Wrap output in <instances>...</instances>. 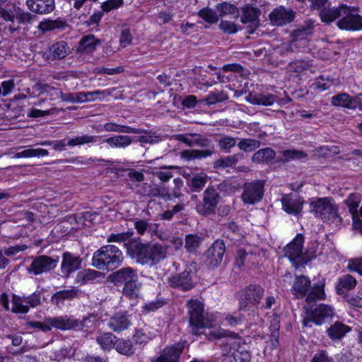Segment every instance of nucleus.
<instances>
[{"label": "nucleus", "mask_w": 362, "mask_h": 362, "mask_svg": "<svg viewBox=\"0 0 362 362\" xmlns=\"http://www.w3.org/2000/svg\"><path fill=\"white\" fill-rule=\"evenodd\" d=\"M264 194V181L257 180L243 185L240 197L245 204L253 205L262 199Z\"/></svg>", "instance_id": "8"}, {"label": "nucleus", "mask_w": 362, "mask_h": 362, "mask_svg": "<svg viewBox=\"0 0 362 362\" xmlns=\"http://www.w3.org/2000/svg\"><path fill=\"white\" fill-rule=\"evenodd\" d=\"M23 299H25L23 296H13L11 308L13 313L25 314L29 312V305L25 304V301Z\"/></svg>", "instance_id": "48"}, {"label": "nucleus", "mask_w": 362, "mask_h": 362, "mask_svg": "<svg viewBox=\"0 0 362 362\" xmlns=\"http://www.w3.org/2000/svg\"><path fill=\"white\" fill-rule=\"evenodd\" d=\"M237 139L228 135H223L217 140V143L221 150L229 153L230 149L237 144Z\"/></svg>", "instance_id": "52"}, {"label": "nucleus", "mask_w": 362, "mask_h": 362, "mask_svg": "<svg viewBox=\"0 0 362 362\" xmlns=\"http://www.w3.org/2000/svg\"><path fill=\"white\" fill-rule=\"evenodd\" d=\"M228 98L226 94L223 91L215 90L209 93L208 96L204 99L205 103L209 105H214L217 103H220L226 100Z\"/></svg>", "instance_id": "56"}, {"label": "nucleus", "mask_w": 362, "mask_h": 362, "mask_svg": "<svg viewBox=\"0 0 362 362\" xmlns=\"http://www.w3.org/2000/svg\"><path fill=\"white\" fill-rule=\"evenodd\" d=\"M198 16L206 22L214 24L218 21L219 16L218 12L212 8H203L198 12Z\"/></svg>", "instance_id": "50"}, {"label": "nucleus", "mask_w": 362, "mask_h": 362, "mask_svg": "<svg viewBox=\"0 0 362 362\" xmlns=\"http://www.w3.org/2000/svg\"><path fill=\"white\" fill-rule=\"evenodd\" d=\"M260 144L261 143L259 140L247 138L241 139L237 145L240 150L245 152H250L257 149Z\"/></svg>", "instance_id": "51"}, {"label": "nucleus", "mask_w": 362, "mask_h": 362, "mask_svg": "<svg viewBox=\"0 0 362 362\" xmlns=\"http://www.w3.org/2000/svg\"><path fill=\"white\" fill-rule=\"evenodd\" d=\"M346 4H340L337 7H331L330 2L325 8L321 9L319 13L320 17L322 22L330 23L335 20L340 19L341 14L345 13Z\"/></svg>", "instance_id": "20"}, {"label": "nucleus", "mask_w": 362, "mask_h": 362, "mask_svg": "<svg viewBox=\"0 0 362 362\" xmlns=\"http://www.w3.org/2000/svg\"><path fill=\"white\" fill-rule=\"evenodd\" d=\"M247 100L253 105L269 106L274 104L276 100V98L272 94H249L247 97Z\"/></svg>", "instance_id": "37"}, {"label": "nucleus", "mask_w": 362, "mask_h": 362, "mask_svg": "<svg viewBox=\"0 0 362 362\" xmlns=\"http://www.w3.org/2000/svg\"><path fill=\"white\" fill-rule=\"evenodd\" d=\"M216 10L220 17L228 15H234L235 18L239 16L240 11L238 8L230 3L223 2L216 5Z\"/></svg>", "instance_id": "41"}, {"label": "nucleus", "mask_w": 362, "mask_h": 362, "mask_svg": "<svg viewBox=\"0 0 362 362\" xmlns=\"http://www.w3.org/2000/svg\"><path fill=\"white\" fill-rule=\"evenodd\" d=\"M141 286L142 284L137 278L124 285L122 294L129 300H136L140 298Z\"/></svg>", "instance_id": "29"}, {"label": "nucleus", "mask_w": 362, "mask_h": 362, "mask_svg": "<svg viewBox=\"0 0 362 362\" xmlns=\"http://www.w3.org/2000/svg\"><path fill=\"white\" fill-rule=\"evenodd\" d=\"M225 253V244L223 240H217L206 252L205 262L210 268L218 267Z\"/></svg>", "instance_id": "14"}, {"label": "nucleus", "mask_w": 362, "mask_h": 362, "mask_svg": "<svg viewBox=\"0 0 362 362\" xmlns=\"http://www.w3.org/2000/svg\"><path fill=\"white\" fill-rule=\"evenodd\" d=\"M357 284L356 279L350 274H345L341 276L336 286L338 294H343L346 291L354 289Z\"/></svg>", "instance_id": "33"}, {"label": "nucleus", "mask_w": 362, "mask_h": 362, "mask_svg": "<svg viewBox=\"0 0 362 362\" xmlns=\"http://www.w3.org/2000/svg\"><path fill=\"white\" fill-rule=\"evenodd\" d=\"M134 233L132 231H127L120 233H112L110 234L107 238V241L108 243H125L129 240L131 241L130 238L133 236Z\"/></svg>", "instance_id": "57"}, {"label": "nucleus", "mask_w": 362, "mask_h": 362, "mask_svg": "<svg viewBox=\"0 0 362 362\" xmlns=\"http://www.w3.org/2000/svg\"><path fill=\"white\" fill-rule=\"evenodd\" d=\"M127 255L141 264L156 266L165 259L168 247L160 244L143 243L140 238L125 243Z\"/></svg>", "instance_id": "1"}, {"label": "nucleus", "mask_w": 362, "mask_h": 362, "mask_svg": "<svg viewBox=\"0 0 362 362\" xmlns=\"http://www.w3.org/2000/svg\"><path fill=\"white\" fill-rule=\"evenodd\" d=\"M238 159L237 155L221 157L214 162V168L216 169H224L231 168L238 163Z\"/></svg>", "instance_id": "47"}, {"label": "nucleus", "mask_w": 362, "mask_h": 362, "mask_svg": "<svg viewBox=\"0 0 362 362\" xmlns=\"http://www.w3.org/2000/svg\"><path fill=\"white\" fill-rule=\"evenodd\" d=\"M132 139L127 135H115L106 139L104 141L111 148H125L132 143Z\"/></svg>", "instance_id": "35"}, {"label": "nucleus", "mask_w": 362, "mask_h": 362, "mask_svg": "<svg viewBox=\"0 0 362 362\" xmlns=\"http://www.w3.org/2000/svg\"><path fill=\"white\" fill-rule=\"evenodd\" d=\"M221 196L213 186L208 187L202 194V201L196 206L197 212L202 216L215 214Z\"/></svg>", "instance_id": "6"}, {"label": "nucleus", "mask_w": 362, "mask_h": 362, "mask_svg": "<svg viewBox=\"0 0 362 362\" xmlns=\"http://www.w3.org/2000/svg\"><path fill=\"white\" fill-rule=\"evenodd\" d=\"M52 328L62 330L76 329L80 327V322L73 316H58L52 317Z\"/></svg>", "instance_id": "25"}, {"label": "nucleus", "mask_w": 362, "mask_h": 362, "mask_svg": "<svg viewBox=\"0 0 362 362\" xmlns=\"http://www.w3.org/2000/svg\"><path fill=\"white\" fill-rule=\"evenodd\" d=\"M204 334L206 336L209 340L219 339L223 337H228V341L223 348V351L225 352L224 354H228L231 351L230 346L232 344L229 341L232 339H236L238 341V343H240L242 341L241 337H239L238 334L224 329L209 331L207 333H204Z\"/></svg>", "instance_id": "22"}, {"label": "nucleus", "mask_w": 362, "mask_h": 362, "mask_svg": "<svg viewBox=\"0 0 362 362\" xmlns=\"http://www.w3.org/2000/svg\"><path fill=\"white\" fill-rule=\"evenodd\" d=\"M100 42V40L96 39L93 35L84 36L79 42L78 49L81 52L91 53Z\"/></svg>", "instance_id": "36"}, {"label": "nucleus", "mask_w": 362, "mask_h": 362, "mask_svg": "<svg viewBox=\"0 0 362 362\" xmlns=\"http://www.w3.org/2000/svg\"><path fill=\"white\" fill-rule=\"evenodd\" d=\"M30 328L37 329L42 332H48L52 329V317H46L44 321H32L27 324Z\"/></svg>", "instance_id": "55"}, {"label": "nucleus", "mask_w": 362, "mask_h": 362, "mask_svg": "<svg viewBox=\"0 0 362 362\" xmlns=\"http://www.w3.org/2000/svg\"><path fill=\"white\" fill-rule=\"evenodd\" d=\"M188 314L192 332L198 334V329L202 328H212L214 319L211 316L204 315V305L198 300H191L187 303Z\"/></svg>", "instance_id": "5"}, {"label": "nucleus", "mask_w": 362, "mask_h": 362, "mask_svg": "<svg viewBox=\"0 0 362 362\" xmlns=\"http://www.w3.org/2000/svg\"><path fill=\"white\" fill-rule=\"evenodd\" d=\"M240 22L245 26L247 33L252 34L259 26L261 10L250 4H246L241 8Z\"/></svg>", "instance_id": "10"}, {"label": "nucleus", "mask_w": 362, "mask_h": 362, "mask_svg": "<svg viewBox=\"0 0 362 362\" xmlns=\"http://www.w3.org/2000/svg\"><path fill=\"white\" fill-rule=\"evenodd\" d=\"M16 16L18 24L30 23L35 18V15L28 11H24L21 8L16 9Z\"/></svg>", "instance_id": "59"}, {"label": "nucleus", "mask_w": 362, "mask_h": 362, "mask_svg": "<svg viewBox=\"0 0 362 362\" xmlns=\"http://www.w3.org/2000/svg\"><path fill=\"white\" fill-rule=\"evenodd\" d=\"M351 327L340 322H335L327 329L328 337L332 340H340L346 333L351 331Z\"/></svg>", "instance_id": "30"}, {"label": "nucleus", "mask_w": 362, "mask_h": 362, "mask_svg": "<svg viewBox=\"0 0 362 362\" xmlns=\"http://www.w3.org/2000/svg\"><path fill=\"white\" fill-rule=\"evenodd\" d=\"M66 23L62 21H45L39 23L38 28L43 33L53 30L55 29L62 30L64 28Z\"/></svg>", "instance_id": "54"}, {"label": "nucleus", "mask_w": 362, "mask_h": 362, "mask_svg": "<svg viewBox=\"0 0 362 362\" xmlns=\"http://www.w3.org/2000/svg\"><path fill=\"white\" fill-rule=\"evenodd\" d=\"M294 18V13L291 9H286L283 6H279L269 14V19L274 25H282L289 23Z\"/></svg>", "instance_id": "23"}, {"label": "nucleus", "mask_w": 362, "mask_h": 362, "mask_svg": "<svg viewBox=\"0 0 362 362\" xmlns=\"http://www.w3.org/2000/svg\"><path fill=\"white\" fill-rule=\"evenodd\" d=\"M275 151L271 148L259 149L254 153L252 160L255 163H263L269 161L275 158Z\"/></svg>", "instance_id": "44"}, {"label": "nucleus", "mask_w": 362, "mask_h": 362, "mask_svg": "<svg viewBox=\"0 0 362 362\" xmlns=\"http://www.w3.org/2000/svg\"><path fill=\"white\" fill-rule=\"evenodd\" d=\"M134 226L137 233L140 235H144L146 233H150L151 235L156 233L158 228L157 223H150L144 219H135Z\"/></svg>", "instance_id": "32"}, {"label": "nucleus", "mask_w": 362, "mask_h": 362, "mask_svg": "<svg viewBox=\"0 0 362 362\" xmlns=\"http://www.w3.org/2000/svg\"><path fill=\"white\" fill-rule=\"evenodd\" d=\"M114 348L122 355L129 356L134 353L132 341L123 339H116Z\"/></svg>", "instance_id": "45"}, {"label": "nucleus", "mask_w": 362, "mask_h": 362, "mask_svg": "<svg viewBox=\"0 0 362 362\" xmlns=\"http://www.w3.org/2000/svg\"><path fill=\"white\" fill-rule=\"evenodd\" d=\"M123 259L122 252L117 246L107 245L93 253L92 265L100 270L112 271L122 264Z\"/></svg>", "instance_id": "3"}, {"label": "nucleus", "mask_w": 362, "mask_h": 362, "mask_svg": "<svg viewBox=\"0 0 362 362\" xmlns=\"http://www.w3.org/2000/svg\"><path fill=\"white\" fill-rule=\"evenodd\" d=\"M42 292L43 290L36 291L29 296H23L25 298L23 300L25 301V304L29 305V308H35L41 304V295Z\"/></svg>", "instance_id": "58"}, {"label": "nucleus", "mask_w": 362, "mask_h": 362, "mask_svg": "<svg viewBox=\"0 0 362 362\" xmlns=\"http://www.w3.org/2000/svg\"><path fill=\"white\" fill-rule=\"evenodd\" d=\"M82 259L78 256L74 255L69 252L63 254L61 271L66 276L78 270L81 267Z\"/></svg>", "instance_id": "17"}, {"label": "nucleus", "mask_w": 362, "mask_h": 362, "mask_svg": "<svg viewBox=\"0 0 362 362\" xmlns=\"http://www.w3.org/2000/svg\"><path fill=\"white\" fill-rule=\"evenodd\" d=\"M203 238L197 234H189L185 236V247L187 252L194 253L202 243Z\"/></svg>", "instance_id": "46"}, {"label": "nucleus", "mask_w": 362, "mask_h": 362, "mask_svg": "<svg viewBox=\"0 0 362 362\" xmlns=\"http://www.w3.org/2000/svg\"><path fill=\"white\" fill-rule=\"evenodd\" d=\"M191 136L192 137V146H197L202 148L209 147L211 144V141L204 135L196 133H192Z\"/></svg>", "instance_id": "61"}, {"label": "nucleus", "mask_w": 362, "mask_h": 362, "mask_svg": "<svg viewBox=\"0 0 362 362\" xmlns=\"http://www.w3.org/2000/svg\"><path fill=\"white\" fill-rule=\"evenodd\" d=\"M361 195L357 193L351 194L346 199L344 200V203L349 208V211L352 215L354 223L356 225H362V221L356 219L358 217V207L361 203Z\"/></svg>", "instance_id": "28"}, {"label": "nucleus", "mask_w": 362, "mask_h": 362, "mask_svg": "<svg viewBox=\"0 0 362 362\" xmlns=\"http://www.w3.org/2000/svg\"><path fill=\"white\" fill-rule=\"evenodd\" d=\"M132 325L129 315L126 313H117L109 318L108 327L115 332H120L127 329Z\"/></svg>", "instance_id": "18"}, {"label": "nucleus", "mask_w": 362, "mask_h": 362, "mask_svg": "<svg viewBox=\"0 0 362 362\" xmlns=\"http://www.w3.org/2000/svg\"><path fill=\"white\" fill-rule=\"evenodd\" d=\"M330 103L332 106L351 110L353 98L346 93H341L332 96Z\"/></svg>", "instance_id": "38"}, {"label": "nucleus", "mask_w": 362, "mask_h": 362, "mask_svg": "<svg viewBox=\"0 0 362 362\" xmlns=\"http://www.w3.org/2000/svg\"><path fill=\"white\" fill-rule=\"evenodd\" d=\"M117 337L110 332H100L96 337L98 344L103 350H110L114 348Z\"/></svg>", "instance_id": "39"}, {"label": "nucleus", "mask_w": 362, "mask_h": 362, "mask_svg": "<svg viewBox=\"0 0 362 362\" xmlns=\"http://www.w3.org/2000/svg\"><path fill=\"white\" fill-rule=\"evenodd\" d=\"M101 276L102 273L100 272L93 269H86L83 272H79L77 275V278L78 281L85 284L100 277Z\"/></svg>", "instance_id": "53"}, {"label": "nucleus", "mask_w": 362, "mask_h": 362, "mask_svg": "<svg viewBox=\"0 0 362 362\" xmlns=\"http://www.w3.org/2000/svg\"><path fill=\"white\" fill-rule=\"evenodd\" d=\"M282 209L288 214L300 215L304 201L297 194H285L281 199Z\"/></svg>", "instance_id": "15"}, {"label": "nucleus", "mask_w": 362, "mask_h": 362, "mask_svg": "<svg viewBox=\"0 0 362 362\" xmlns=\"http://www.w3.org/2000/svg\"><path fill=\"white\" fill-rule=\"evenodd\" d=\"M59 260V257L40 255L33 259L32 263L28 267L27 271L29 274H33L36 276L40 275L54 269Z\"/></svg>", "instance_id": "12"}, {"label": "nucleus", "mask_w": 362, "mask_h": 362, "mask_svg": "<svg viewBox=\"0 0 362 362\" xmlns=\"http://www.w3.org/2000/svg\"><path fill=\"white\" fill-rule=\"evenodd\" d=\"M49 57L52 59H62L71 53V48L65 41L54 43L49 49Z\"/></svg>", "instance_id": "27"}, {"label": "nucleus", "mask_w": 362, "mask_h": 362, "mask_svg": "<svg viewBox=\"0 0 362 362\" xmlns=\"http://www.w3.org/2000/svg\"><path fill=\"white\" fill-rule=\"evenodd\" d=\"M220 29L225 33L234 34L238 32V25L231 21H221L219 24Z\"/></svg>", "instance_id": "64"}, {"label": "nucleus", "mask_w": 362, "mask_h": 362, "mask_svg": "<svg viewBox=\"0 0 362 362\" xmlns=\"http://www.w3.org/2000/svg\"><path fill=\"white\" fill-rule=\"evenodd\" d=\"M303 235L298 234L294 240L284 249L285 257L288 258L296 268L303 266L308 262V259L303 253Z\"/></svg>", "instance_id": "7"}, {"label": "nucleus", "mask_w": 362, "mask_h": 362, "mask_svg": "<svg viewBox=\"0 0 362 362\" xmlns=\"http://www.w3.org/2000/svg\"><path fill=\"white\" fill-rule=\"evenodd\" d=\"M98 136H92L88 134L77 136L69 139L67 142V145L69 146H75L88 144L90 143H95L98 141Z\"/></svg>", "instance_id": "49"}, {"label": "nucleus", "mask_w": 362, "mask_h": 362, "mask_svg": "<svg viewBox=\"0 0 362 362\" xmlns=\"http://www.w3.org/2000/svg\"><path fill=\"white\" fill-rule=\"evenodd\" d=\"M112 282L116 285L128 284L138 278L136 270L132 267H123L110 276Z\"/></svg>", "instance_id": "24"}, {"label": "nucleus", "mask_w": 362, "mask_h": 362, "mask_svg": "<svg viewBox=\"0 0 362 362\" xmlns=\"http://www.w3.org/2000/svg\"><path fill=\"white\" fill-rule=\"evenodd\" d=\"M333 315L332 308L325 304H320L314 310H310L306 312V315L303 320V325L305 327L310 326L313 322L316 325H321L326 319L329 318Z\"/></svg>", "instance_id": "13"}, {"label": "nucleus", "mask_w": 362, "mask_h": 362, "mask_svg": "<svg viewBox=\"0 0 362 362\" xmlns=\"http://www.w3.org/2000/svg\"><path fill=\"white\" fill-rule=\"evenodd\" d=\"M170 286L180 288L183 291H188L194 287V283L191 275V269H185L184 272L170 276L168 279Z\"/></svg>", "instance_id": "16"}, {"label": "nucleus", "mask_w": 362, "mask_h": 362, "mask_svg": "<svg viewBox=\"0 0 362 362\" xmlns=\"http://www.w3.org/2000/svg\"><path fill=\"white\" fill-rule=\"evenodd\" d=\"M26 5L30 11L40 15L50 13L55 8L54 0H26Z\"/></svg>", "instance_id": "19"}, {"label": "nucleus", "mask_w": 362, "mask_h": 362, "mask_svg": "<svg viewBox=\"0 0 362 362\" xmlns=\"http://www.w3.org/2000/svg\"><path fill=\"white\" fill-rule=\"evenodd\" d=\"M305 43L306 41L305 40H294L290 43H282L274 49L276 54L281 56H286L289 53L298 51L299 48L303 45H305Z\"/></svg>", "instance_id": "31"}, {"label": "nucleus", "mask_w": 362, "mask_h": 362, "mask_svg": "<svg viewBox=\"0 0 362 362\" xmlns=\"http://www.w3.org/2000/svg\"><path fill=\"white\" fill-rule=\"evenodd\" d=\"M284 161H288L289 160L301 159L307 156V154L302 151L298 150H286L282 152Z\"/></svg>", "instance_id": "60"}, {"label": "nucleus", "mask_w": 362, "mask_h": 362, "mask_svg": "<svg viewBox=\"0 0 362 362\" xmlns=\"http://www.w3.org/2000/svg\"><path fill=\"white\" fill-rule=\"evenodd\" d=\"M81 293V291L77 288L71 287L69 289L62 290L54 293L51 297V302L58 305L63 304L65 300H70L78 297Z\"/></svg>", "instance_id": "26"}, {"label": "nucleus", "mask_w": 362, "mask_h": 362, "mask_svg": "<svg viewBox=\"0 0 362 362\" xmlns=\"http://www.w3.org/2000/svg\"><path fill=\"white\" fill-rule=\"evenodd\" d=\"M48 154H49V152L46 149L33 148H31V146H28V148L16 153L13 156V158H21L44 157V156H48Z\"/></svg>", "instance_id": "43"}, {"label": "nucleus", "mask_w": 362, "mask_h": 362, "mask_svg": "<svg viewBox=\"0 0 362 362\" xmlns=\"http://www.w3.org/2000/svg\"><path fill=\"white\" fill-rule=\"evenodd\" d=\"M104 129L107 132H115L132 134H141L146 132L144 129H136L128 126H123L112 122H108L105 124Z\"/></svg>", "instance_id": "40"}, {"label": "nucleus", "mask_w": 362, "mask_h": 362, "mask_svg": "<svg viewBox=\"0 0 362 362\" xmlns=\"http://www.w3.org/2000/svg\"><path fill=\"white\" fill-rule=\"evenodd\" d=\"M310 206L311 213L316 218L338 228L342 226L343 218L339 214V206L331 198H313L310 202Z\"/></svg>", "instance_id": "2"}, {"label": "nucleus", "mask_w": 362, "mask_h": 362, "mask_svg": "<svg viewBox=\"0 0 362 362\" xmlns=\"http://www.w3.org/2000/svg\"><path fill=\"white\" fill-rule=\"evenodd\" d=\"M292 293L296 298L306 297L308 303H314L317 299L325 298L323 286H314L311 287V281L309 278L304 275L297 276L292 286Z\"/></svg>", "instance_id": "4"}, {"label": "nucleus", "mask_w": 362, "mask_h": 362, "mask_svg": "<svg viewBox=\"0 0 362 362\" xmlns=\"http://www.w3.org/2000/svg\"><path fill=\"white\" fill-rule=\"evenodd\" d=\"M264 290L260 286L250 285L240 293L239 308L247 310L258 304L262 298Z\"/></svg>", "instance_id": "9"}, {"label": "nucleus", "mask_w": 362, "mask_h": 362, "mask_svg": "<svg viewBox=\"0 0 362 362\" xmlns=\"http://www.w3.org/2000/svg\"><path fill=\"white\" fill-rule=\"evenodd\" d=\"M214 152V147L211 146L205 150H186L182 152V157L187 160L199 159L211 156Z\"/></svg>", "instance_id": "42"}, {"label": "nucleus", "mask_w": 362, "mask_h": 362, "mask_svg": "<svg viewBox=\"0 0 362 362\" xmlns=\"http://www.w3.org/2000/svg\"><path fill=\"white\" fill-rule=\"evenodd\" d=\"M347 269L351 272H357L362 276V257L349 259Z\"/></svg>", "instance_id": "62"}, {"label": "nucleus", "mask_w": 362, "mask_h": 362, "mask_svg": "<svg viewBox=\"0 0 362 362\" xmlns=\"http://www.w3.org/2000/svg\"><path fill=\"white\" fill-rule=\"evenodd\" d=\"M345 13H342L337 25L341 30L356 31L362 29V17L356 10L346 5Z\"/></svg>", "instance_id": "11"}, {"label": "nucleus", "mask_w": 362, "mask_h": 362, "mask_svg": "<svg viewBox=\"0 0 362 362\" xmlns=\"http://www.w3.org/2000/svg\"><path fill=\"white\" fill-rule=\"evenodd\" d=\"M184 346L182 344H176L163 349L160 356L153 362H178L182 353Z\"/></svg>", "instance_id": "21"}, {"label": "nucleus", "mask_w": 362, "mask_h": 362, "mask_svg": "<svg viewBox=\"0 0 362 362\" xmlns=\"http://www.w3.org/2000/svg\"><path fill=\"white\" fill-rule=\"evenodd\" d=\"M309 67V63L304 60H296L288 64L290 71L300 73Z\"/></svg>", "instance_id": "63"}, {"label": "nucleus", "mask_w": 362, "mask_h": 362, "mask_svg": "<svg viewBox=\"0 0 362 362\" xmlns=\"http://www.w3.org/2000/svg\"><path fill=\"white\" fill-rule=\"evenodd\" d=\"M208 181V175L202 172L193 175L188 181V186L192 192H199L203 189Z\"/></svg>", "instance_id": "34"}]
</instances>
